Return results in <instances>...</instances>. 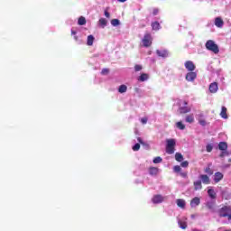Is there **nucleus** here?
I'll return each instance as SVG.
<instances>
[{"label": "nucleus", "instance_id": "obj_13", "mask_svg": "<svg viewBox=\"0 0 231 231\" xmlns=\"http://www.w3.org/2000/svg\"><path fill=\"white\" fill-rule=\"evenodd\" d=\"M219 90V86L217 85V82L210 83L209 85V93H216Z\"/></svg>", "mask_w": 231, "mask_h": 231}, {"label": "nucleus", "instance_id": "obj_9", "mask_svg": "<svg viewBox=\"0 0 231 231\" xmlns=\"http://www.w3.org/2000/svg\"><path fill=\"white\" fill-rule=\"evenodd\" d=\"M199 179L201 180V182L204 185H210V177H208V175H207V174H200L199 176Z\"/></svg>", "mask_w": 231, "mask_h": 231}, {"label": "nucleus", "instance_id": "obj_15", "mask_svg": "<svg viewBox=\"0 0 231 231\" xmlns=\"http://www.w3.org/2000/svg\"><path fill=\"white\" fill-rule=\"evenodd\" d=\"M225 24V22H223V19H221V17H217L215 19V26H217V28H223Z\"/></svg>", "mask_w": 231, "mask_h": 231}, {"label": "nucleus", "instance_id": "obj_29", "mask_svg": "<svg viewBox=\"0 0 231 231\" xmlns=\"http://www.w3.org/2000/svg\"><path fill=\"white\" fill-rule=\"evenodd\" d=\"M176 127L180 131H183L185 129V125H183V123L180 121L176 123Z\"/></svg>", "mask_w": 231, "mask_h": 231}, {"label": "nucleus", "instance_id": "obj_21", "mask_svg": "<svg viewBox=\"0 0 231 231\" xmlns=\"http://www.w3.org/2000/svg\"><path fill=\"white\" fill-rule=\"evenodd\" d=\"M218 149L219 151H226L228 149V144L226 142H220L218 143Z\"/></svg>", "mask_w": 231, "mask_h": 231}, {"label": "nucleus", "instance_id": "obj_36", "mask_svg": "<svg viewBox=\"0 0 231 231\" xmlns=\"http://www.w3.org/2000/svg\"><path fill=\"white\" fill-rule=\"evenodd\" d=\"M174 172H181V167L179 165H176L173 167Z\"/></svg>", "mask_w": 231, "mask_h": 231}, {"label": "nucleus", "instance_id": "obj_42", "mask_svg": "<svg viewBox=\"0 0 231 231\" xmlns=\"http://www.w3.org/2000/svg\"><path fill=\"white\" fill-rule=\"evenodd\" d=\"M105 17H106V19H109L111 17V14L106 10L105 11Z\"/></svg>", "mask_w": 231, "mask_h": 231}, {"label": "nucleus", "instance_id": "obj_35", "mask_svg": "<svg viewBox=\"0 0 231 231\" xmlns=\"http://www.w3.org/2000/svg\"><path fill=\"white\" fill-rule=\"evenodd\" d=\"M162 157H155L153 159V163H162Z\"/></svg>", "mask_w": 231, "mask_h": 231}, {"label": "nucleus", "instance_id": "obj_31", "mask_svg": "<svg viewBox=\"0 0 231 231\" xmlns=\"http://www.w3.org/2000/svg\"><path fill=\"white\" fill-rule=\"evenodd\" d=\"M119 93H125L127 91V86L121 85L118 88Z\"/></svg>", "mask_w": 231, "mask_h": 231}, {"label": "nucleus", "instance_id": "obj_32", "mask_svg": "<svg viewBox=\"0 0 231 231\" xmlns=\"http://www.w3.org/2000/svg\"><path fill=\"white\" fill-rule=\"evenodd\" d=\"M112 26H120V20L118 19H112L111 20Z\"/></svg>", "mask_w": 231, "mask_h": 231}, {"label": "nucleus", "instance_id": "obj_45", "mask_svg": "<svg viewBox=\"0 0 231 231\" xmlns=\"http://www.w3.org/2000/svg\"><path fill=\"white\" fill-rule=\"evenodd\" d=\"M158 12H159L158 9H154L153 10V15H158Z\"/></svg>", "mask_w": 231, "mask_h": 231}, {"label": "nucleus", "instance_id": "obj_48", "mask_svg": "<svg viewBox=\"0 0 231 231\" xmlns=\"http://www.w3.org/2000/svg\"><path fill=\"white\" fill-rule=\"evenodd\" d=\"M220 156L223 157V153Z\"/></svg>", "mask_w": 231, "mask_h": 231}, {"label": "nucleus", "instance_id": "obj_44", "mask_svg": "<svg viewBox=\"0 0 231 231\" xmlns=\"http://www.w3.org/2000/svg\"><path fill=\"white\" fill-rule=\"evenodd\" d=\"M180 176H181L182 178H187V172H186V171L180 172Z\"/></svg>", "mask_w": 231, "mask_h": 231}, {"label": "nucleus", "instance_id": "obj_38", "mask_svg": "<svg viewBox=\"0 0 231 231\" xmlns=\"http://www.w3.org/2000/svg\"><path fill=\"white\" fill-rule=\"evenodd\" d=\"M180 167L187 168L189 167V162L184 161L180 163Z\"/></svg>", "mask_w": 231, "mask_h": 231}, {"label": "nucleus", "instance_id": "obj_26", "mask_svg": "<svg viewBox=\"0 0 231 231\" xmlns=\"http://www.w3.org/2000/svg\"><path fill=\"white\" fill-rule=\"evenodd\" d=\"M204 172H206V174H208V176H212V174H214V170H211L210 166H208L204 169Z\"/></svg>", "mask_w": 231, "mask_h": 231}, {"label": "nucleus", "instance_id": "obj_19", "mask_svg": "<svg viewBox=\"0 0 231 231\" xmlns=\"http://www.w3.org/2000/svg\"><path fill=\"white\" fill-rule=\"evenodd\" d=\"M208 196H209V198L211 199H216V198H217V194H216V191L214 190V189H212V188H210V187H208Z\"/></svg>", "mask_w": 231, "mask_h": 231}, {"label": "nucleus", "instance_id": "obj_20", "mask_svg": "<svg viewBox=\"0 0 231 231\" xmlns=\"http://www.w3.org/2000/svg\"><path fill=\"white\" fill-rule=\"evenodd\" d=\"M139 82H145L146 80H149V74L147 73H143L141 76L137 79Z\"/></svg>", "mask_w": 231, "mask_h": 231}, {"label": "nucleus", "instance_id": "obj_11", "mask_svg": "<svg viewBox=\"0 0 231 231\" xmlns=\"http://www.w3.org/2000/svg\"><path fill=\"white\" fill-rule=\"evenodd\" d=\"M199 203H201V199L199 197H195L190 201V207L191 208H196V207L199 206Z\"/></svg>", "mask_w": 231, "mask_h": 231}, {"label": "nucleus", "instance_id": "obj_28", "mask_svg": "<svg viewBox=\"0 0 231 231\" xmlns=\"http://www.w3.org/2000/svg\"><path fill=\"white\" fill-rule=\"evenodd\" d=\"M186 122H188V124H193L194 122V115H189L186 116Z\"/></svg>", "mask_w": 231, "mask_h": 231}, {"label": "nucleus", "instance_id": "obj_37", "mask_svg": "<svg viewBox=\"0 0 231 231\" xmlns=\"http://www.w3.org/2000/svg\"><path fill=\"white\" fill-rule=\"evenodd\" d=\"M133 151H140V143H135L133 146Z\"/></svg>", "mask_w": 231, "mask_h": 231}, {"label": "nucleus", "instance_id": "obj_46", "mask_svg": "<svg viewBox=\"0 0 231 231\" xmlns=\"http://www.w3.org/2000/svg\"><path fill=\"white\" fill-rule=\"evenodd\" d=\"M137 140H138L139 143H143V142L142 141V138L139 137Z\"/></svg>", "mask_w": 231, "mask_h": 231}, {"label": "nucleus", "instance_id": "obj_27", "mask_svg": "<svg viewBox=\"0 0 231 231\" xmlns=\"http://www.w3.org/2000/svg\"><path fill=\"white\" fill-rule=\"evenodd\" d=\"M78 24H79V26H84V24H86V18L84 16H80L79 18Z\"/></svg>", "mask_w": 231, "mask_h": 231}, {"label": "nucleus", "instance_id": "obj_12", "mask_svg": "<svg viewBox=\"0 0 231 231\" xmlns=\"http://www.w3.org/2000/svg\"><path fill=\"white\" fill-rule=\"evenodd\" d=\"M223 178H224L223 173L217 171V172H216V173L214 174V176H213V181H214L215 183H219V181H221V180H223Z\"/></svg>", "mask_w": 231, "mask_h": 231}, {"label": "nucleus", "instance_id": "obj_6", "mask_svg": "<svg viewBox=\"0 0 231 231\" xmlns=\"http://www.w3.org/2000/svg\"><path fill=\"white\" fill-rule=\"evenodd\" d=\"M198 78V73L194 71L188 72L185 76V79L188 82H194L196 79Z\"/></svg>", "mask_w": 231, "mask_h": 231}, {"label": "nucleus", "instance_id": "obj_23", "mask_svg": "<svg viewBox=\"0 0 231 231\" xmlns=\"http://www.w3.org/2000/svg\"><path fill=\"white\" fill-rule=\"evenodd\" d=\"M220 116H221V118H224L225 120H226V118H228V116L226 115V108L225 106H222V110L220 112Z\"/></svg>", "mask_w": 231, "mask_h": 231}, {"label": "nucleus", "instance_id": "obj_8", "mask_svg": "<svg viewBox=\"0 0 231 231\" xmlns=\"http://www.w3.org/2000/svg\"><path fill=\"white\" fill-rule=\"evenodd\" d=\"M178 225L180 228L185 230L187 228V217H182L181 218H178Z\"/></svg>", "mask_w": 231, "mask_h": 231}, {"label": "nucleus", "instance_id": "obj_7", "mask_svg": "<svg viewBox=\"0 0 231 231\" xmlns=\"http://www.w3.org/2000/svg\"><path fill=\"white\" fill-rule=\"evenodd\" d=\"M163 201H165V197L162 195H154L152 199V203H153L154 205L163 203Z\"/></svg>", "mask_w": 231, "mask_h": 231}, {"label": "nucleus", "instance_id": "obj_47", "mask_svg": "<svg viewBox=\"0 0 231 231\" xmlns=\"http://www.w3.org/2000/svg\"><path fill=\"white\" fill-rule=\"evenodd\" d=\"M117 1H119V3H125V1L127 0H117Z\"/></svg>", "mask_w": 231, "mask_h": 231}, {"label": "nucleus", "instance_id": "obj_18", "mask_svg": "<svg viewBox=\"0 0 231 231\" xmlns=\"http://www.w3.org/2000/svg\"><path fill=\"white\" fill-rule=\"evenodd\" d=\"M201 183L202 182H201L200 180H195L193 182V186H194L195 190H201L203 189V185Z\"/></svg>", "mask_w": 231, "mask_h": 231}, {"label": "nucleus", "instance_id": "obj_10", "mask_svg": "<svg viewBox=\"0 0 231 231\" xmlns=\"http://www.w3.org/2000/svg\"><path fill=\"white\" fill-rule=\"evenodd\" d=\"M184 66L188 71H194L196 69V65H194V62L188 60L184 63Z\"/></svg>", "mask_w": 231, "mask_h": 231}, {"label": "nucleus", "instance_id": "obj_33", "mask_svg": "<svg viewBox=\"0 0 231 231\" xmlns=\"http://www.w3.org/2000/svg\"><path fill=\"white\" fill-rule=\"evenodd\" d=\"M199 124H200L202 127H205V125H207V121L203 118H199Z\"/></svg>", "mask_w": 231, "mask_h": 231}, {"label": "nucleus", "instance_id": "obj_3", "mask_svg": "<svg viewBox=\"0 0 231 231\" xmlns=\"http://www.w3.org/2000/svg\"><path fill=\"white\" fill-rule=\"evenodd\" d=\"M218 214L220 217H227V219L230 217L231 214V207L230 206H225L221 208L218 211Z\"/></svg>", "mask_w": 231, "mask_h": 231}, {"label": "nucleus", "instance_id": "obj_25", "mask_svg": "<svg viewBox=\"0 0 231 231\" xmlns=\"http://www.w3.org/2000/svg\"><path fill=\"white\" fill-rule=\"evenodd\" d=\"M152 30H154L155 32H158V30H160V28H162V26L160 25V23H158V22H153V23H152Z\"/></svg>", "mask_w": 231, "mask_h": 231}, {"label": "nucleus", "instance_id": "obj_5", "mask_svg": "<svg viewBox=\"0 0 231 231\" xmlns=\"http://www.w3.org/2000/svg\"><path fill=\"white\" fill-rule=\"evenodd\" d=\"M187 106H188L187 101H181L179 108L180 113H190V107Z\"/></svg>", "mask_w": 231, "mask_h": 231}, {"label": "nucleus", "instance_id": "obj_4", "mask_svg": "<svg viewBox=\"0 0 231 231\" xmlns=\"http://www.w3.org/2000/svg\"><path fill=\"white\" fill-rule=\"evenodd\" d=\"M142 42L144 48H149V46L152 44V36L151 35V33L144 34Z\"/></svg>", "mask_w": 231, "mask_h": 231}, {"label": "nucleus", "instance_id": "obj_1", "mask_svg": "<svg viewBox=\"0 0 231 231\" xmlns=\"http://www.w3.org/2000/svg\"><path fill=\"white\" fill-rule=\"evenodd\" d=\"M205 46L206 49L208 50V51H212L213 53H215V55H217V53H219V46L216 44L215 41L208 40L206 42Z\"/></svg>", "mask_w": 231, "mask_h": 231}, {"label": "nucleus", "instance_id": "obj_2", "mask_svg": "<svg viewBox=\"0 0 231 231\" xmlns=\"http://www.w3.org/2000/svg\"><path fill=\"white\" fill-rule=\"evenodd\" d=\"M174 147H176V139L166 140V152L167 154H174Z\"/></svg>", "mask_w": 231, "mask_h": 231}, {"label": "nucleus", "instance_id": "obj_30", "mask_svg": "<svg viewBox=\"0 0 231 231\" xmlns=\"http://www.w3.org/2000/svg\"><path fill=\"white\" fill-rule=\"evenodd\" d=\"M175 160L177 162H183V155L180 152L175 153Z\"/></svg>", "mask_w": 231, "mask_h": 231}, {"label": "nucleus", "instance_id": "obj_16", "mask_svg": "<svg viewBox=\"0 0 231 231\" xmlns=\"http://www.w3.org/2000/svg\"><path fill=\"white\" fill-rule=\"evenodd\" d=\"M176 203H177V206L180 208H182L184 209L185 207L187 206V202L185 201V199H178L176 200Z\"/></svg>", "mask_w": 231, "mask_h": 231}, {"label": "nucleus", "instance_id": "obj_34", "mask_svg": "<svg viewBox=\"0 0 231 231\" xmlns=\"http://www.w3.org/2000/svg\"><path fill=\"white\" fill-rule=\"evenodd\" d=\"M212 149H214V146L212 144H208L206 146L207 152H212Z\"/></svg>", "mask_w": 231, "mask_h": 231}, {"label": "nucleus", "instance_id": "obj_41", "mask_svg": "<svg viewBox=\"0 0 231 231\" xmlns=\"http://www.w3.org/2000/svg\"><path fill=\"white\" fill-rule=\"evenodd\" d=\"M107 73H109V69H103L101 71L102 75H107Z\"/></svg>", "mask_w": 231, "mask_h": 231}, {"label": "nucleus", "instance_id": "obj_43", "mask_svg": "<svg viewBox=\"0 0 231 231\" xmlns=\"http://www.w3.org/2000/svg\"><path fill=\"white\" fill-rule=\"evenodd\" d=\"M141 122H142L143 125L147 124V117H143V118L141 119Z\"/></svg>", "mask_w": 231, "mask_h": 231}, {"label": "nucleus", "instance_id": "obj_40", "mask_svg": "<svg viewBox=\"0 0 231 231\" xmlns=\"http://www.w3.org/2000/svg\"><path fill=\"white\" fill-rule=\"evenodd\" d=\"M142 65H135L134 66V69H135V71H142Z\"/></svg>", "mask_w": 231, "mask_h": 231}, {"label": "nucleus", "instance_id": "obj_24", "mask_svg": "<svg viewBox=\"0 0 231 231\" xmlns=\"http://www.w3.org/2000/svg\"><path fill=\"white\" fill-rule=\"evenodd\" d=\"M158 168L156 167H151L149 169V174H151V176H156V174H158Z\"/></svg>", "mask_w": 231, "mask_h": 231}, {"label": "nucleus", "instance_id": "obj_39", "mask_svg": "<svg viewBox=\"0 0 231 231\" xmlns=\"http://www.w3.org/2000/svg\"><path fill=\"white\" fill-rule=\"evenodd\" d=\"M71 35H74L75 41H79V37L77 36V32H75L73 29L71 30Z\"/></svg>", "mask_w": 231, "mask_h": 231}, {"label": "nucleus", "instance_id": "obj_17", "mask_svg": "<svg viewBox=\"0 0 231 231\" xmlns=\"http://www.w3.org/2000/svg\"><path fill=\"white\" fill-rule=\"evenodd\" d=\"M97 24L99 28H106L107 26V20L106 18H100Z\"/></svg>", "mask_w": 231, "mask_h": 231}, {"label": "nucleus", "instance_id": "obj_22", "mask_svg": "<svg viewBox=\"0 0 231 231\" xmlns=\"http://www.w3.org/2000/svg\"><path fill=\"white\" fill-rule=\"evenodd\" d=\"M93 42H95V36L88 35L87 39V44L88 46H93Z\"/></svg>", "mask_w": 231, "mask_h": 231}, {"label": "nucleus", "instance_id": "obj_14", "mask_svg": "<svg viewBox=\"0 0 231 231\" xmlns=\"http://www.w3.org/2000/svg\"><path fill=\"white\" fill-rule=\"evenodd\" d=\"M156 53L159 57H162V59L169 57V51L167 50H157Z\"/></svg>", "mask_w": 231, "mask_h": 231}]
</instances>
